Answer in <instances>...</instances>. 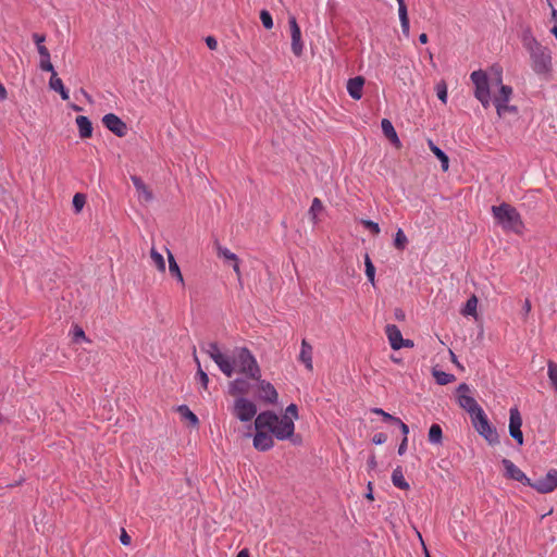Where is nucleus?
I'll use <instances>...</instances> for the list:
<instances>
[{
	"label": "nucleus",
	"mask_w": 557,
	"mask_h": 557,
	"mask_svg": "<svg viewBox=\"0 0 557 557\" xmlns=\"http://www.w3.org/2000/svg\"><path fill=\"white\" fill-rule=\"evenodd\" d=\"M407 444H408V437H403V441H401V443L399 444V446H398V450H397V453H398V455H399V456L405 455V453H406V450H407Z\"/></svg>",
	"instance_id": "6e6d98bb"
},
{
	"label": "nucleus",
	"mask_w": 557,
	"mask_h": 557,
	"mask_svg": "<svg viewBox=\"0 0 557 557\" xmlns=\"http://www.w3.org/2000/svg\"><path fill=\"white\" fill-rule=\"evenodd\" d=\"M37 51L40 55V59H48L50 58V53H49V50L42 45V46H39L37 47Z\"/></svg>",
	"instance_id": "4d7b16f0"
},
{
	"label": "nucleus",
	"mask_w": 557,
	"mask_h": 557,
	"mask_svg": "<svg viewBox=\"0 0 557 557\" xmlns=\"http://www.w3.org/2000/svg\"><path fill=\"white\" fill-rule=\"evenodd\" d=\"M194 360L197 363V368H198L197 373H196V379L199 381L201 387L203 389H207L208 384H209L208 374L201 369L200 361L196 355H194Z\"/></svg>",
	"instance_id": "7c9ffc66"
},
{
	"label": "nucleus",
	"mask_w": 557,
	"mask_h": 557,
	"mask_svg": "<svg viewBox=\"0 0 557 557\" xmlns=\"http://www.w3.org/2000/svg\"><path fill=\"white\" fill-rule=\"evenodd\" d=\"M502 465L504 467V475L507 479L517 481L524 486H529L531 484V479L527 476V474L517 467L510 459L504 458L502 460Z\"/></svg>",
	"instance_id": "9b49d317"
},
{
	"label": "nucleus",
	"mask_w": 557,
	"mask_h": 557,
	"mask_svg": "<svg viewBox=\"0 0 557 557\" xmlns=\"http://www.w3.org/2000/svg\"><path fill=\"white\" fill-rule=\"evenodd\" d=\"M292 37V51L296 57H300L304 51V42L301 40V30L295 16L288 20Z\"/></svg>",
	"instance_id": "ddd939ff"
},
{
	"label": "nucleus",
	"mask_w": 557,
	"mask_h": 557,
	"mask_svg": "<svg viewBox=\"0 0 557 557\" xmlns=\"http://www.w3.org/2000/svg\"><path fill=\"white\" fill-rule=\"evenodd\" d=\"M58 92L60 94L62 100H67L70 98L69 90L65 87H62V89H60Z\"/></svg>",
	"instance_id": "0e129e2a"
},
{
	"label": "nucleus",
	"mask_w": 557,
	"mask_h": 557,
	"mask_svg": "<svg viewBox=\"0 0 557 557\" xmlns=\"http://www.w3.org/2000/svg\"><path fill=\"white\" fill-rule=\"evenodd\" d=\"M529 487L541 494L552 493L555 488H557V470L550 469L545 476L535 481L531 480Z\"/></svg>",
	"instance_id": "6e6552de"
},
{
	"label": "nucleus",
	"mask_w": 557,
	"mask_h": 557,
	"mask_svg": "<svg viewBox=\"0 0 557 557\" xmlns=\"http://www.w3.org/2000/svg\"><path fill=\"white\" fill-rule=\"evenodd\" d=\"M523 48L528 51L531 67L539 76H547L552 72V51L543 46L533 35L530 27H525L520 35Z\"/></svg>",
	"instance_id": "f257e3e1"
},
{
	"label": "nucleus",
	"mask_w": 557,
	"mask_h": 557,
	"mask_svg": "<svg viewBox=\"0 0 557 557\" xmlns=\"http://www.w3.org/2000/svg\"><path fill=\"white\" fill-rule=\"evenodd\" d=\"M236 557H250L249 550L247 548L242 549Z\"/></svg>",
	"instance_id": "338daca9"
},
{
	"label": "nucleus",
	"mask_w": 557,
	"mask_h": 557,
	"mask_svg": "<svg viewBox=\"0 0 557 557\" xmlns=\"http://www.w3.org/2000/svg\"><path fill=\"white\" fill-rule=\"evenodd\" d=\"M201 349L207 354L209 355V357L214 361L216 359L215 356H220L222 352L216 343L214 342H211V343H207L206 345H203L201 347Z\"/></svg>",
	"instance_id": "c9c22d12"
},
{
	"label": "nucleus",
	"mask_w": 557,
	"mask_h": 557,
	"mask_svg": "<svg viewBox=\"0 0 557 557\" xmlns=\"http://www.w3.org/2000/svg\"><path fill=\"white\" fill-rule=\"evenodd\" d=\"M132 183L138 193V196L144 198L145 201H151L153 198L152 193L149 190V188L146 186V184L143 182V180L139 176L133 175L131 177Z\"/></svg>",
	"instance_id": "4be33fe9"
},
{
	"label": "nucleus",
	"mask_w": 557,
	"mask_h": 557,
	"mask_svg": "<svg viewBox=\"0 0 557 557\" xmlns=\"http://www.w3.org/2000/svg\"><path fill=\"white\" fill-rule=\"evenodd\" d=\"M400 26H401V32H403L404 36L405 37H409V35H410V23H409V21L401 22Z\"/></svg>",
	"instance_id": "13d9d810"
},
{
	"label": "nucleus",
	"mask_w": 557,
	"mask_h": 557,
	"mask_svg": "<svg viewBox=\"0 0 557 557\" xmlns=\"http://www.w3.org/2000/svg\"><path fill=\"white\" fill-rule=\"evenodd\" d=\"M312 355H313L312 346L306 339H302L298 360L301 363H304V366L306 367V369L308 371L313 370Z\"/></svg>",
	"instance_id": "6ab92c4d"
},
{
	"label": "nucleus",
	"mask_w": 557,
	"mask_h": 557,
	"mask_svg": "<svg viewBox=\"0 0 557 557\" xmlns=\"http://www.w3.org/2000/svg\"><path fill=\"white\" fill-rule=\"evenodd\" d=\"M364 265H366V276L368 277L369 282L374 285L375 282V267L373 265L369 255H366L364 258Z\"/></svg>",
	"instance_id": "e433bc0d"
},
{
	"label": "nucleus",
	"mask_w": 557,
	"mask_h": 557,
	"mask_svg": "<svg viewBox=\"0 0 557 557\" xmlns=\"http://www.w3.org/2000/svg\"><path fill=\"white\" fill-rule=\"evenodd\" d=\"M235 368L247 379L259 380L261 377V370L257 359L246 347L236 349L234 369Z\"/></svg>",
	"instance_id": "20e7f679"
},
{
	"label": "nucleus",
	"mask_w": 557,
	"mask_h": 557,
	"mask_svg": "<svg viewBox=\"0 0 557 557\" xmlns=\"http://www.w3.org/2000/svg\"><path fill=\"white\" fill-rule=\"evenodd\" d=\"M387 441V435L383 432L375 433L372 437V443L375 445H382Z\"/></svg>",
	"instance_id": "3c124183"
},
{
	"label": "nucleus",
	"mask_w": 557,
	"mask_h": 557,
	"mask_svg": "<svg viewBox=\"0 0 557 557\" xmlns=\"http://www.w3.org/2000/svg\"><path fill=\"white\" fill-rule=\"evenodd\" d=\"M491 211L496 223L505 232H511L515 234L523 233L524 223L521 214L513 206L507 202H502L498 206H492Z\"/></svg>",
	"instance_id": "7ed1b4c3"
},
{
	"label": "nucleus",
	"mask_w": 557,
	"mask_h": 557,
	"mask_svg": "<svg viewBox=\"0 0 557 557\" xmlns=\"http://www.w3.org/2000/svg\"><path fill=\"white\" fill-rule=\"evenodd\" d=\"M408 244V238L401 228H398L394 237V246L398 250H404Z\"/></svg>",
	"instance_id": "72a5a7b5"
},
{
	"label": "nucleus",
	"mask_w": 557,
	"mask_h": 557,
	"mask_svg": "<svg viewBox=\"0 0 557 557\" xmlns=\"http://www.w3.org/2000/svg\"><path fill=\"white\" fill-rule=\"evenodd\" d=\"M206 44L210 50H215L218 48V40L213 36H208L206 38Z\"/></svg>",
	"instance_id": "864d4df0"
},
{
	"label": "nucleus",
	"mask_w": 557,
	"mask_h": 557,
	"mask_svg": "<svg viewBox=\"0 0 557 557\" xmlns=\"http://www.w3.org/2000/svg\"><path fill=\"white\" fill-rule=\"evenodd\" d=\"M471 423L475 431L490 444L496 445L499 443V435L494 425L488 421L484 410H480L472 419Z\"/></svg>",
	"instance_id": "423d86ee"
},
{
	"label": "nucleus",
	"mask_w": 557,
	"mask_h": 557,
	"mask_svg": "<svg viewBox=\"0 0 557 557\" xmlns=\"http://www.w3.org/2000/svg\"><path fill=\"white\" fill-rule=\"evenodd\" d=\"M284 416H289L293 418V421L294 420H297L298 419V407L297 405L295 404H290L286 407V410H285V414Z\"/></svg>",
	"instance_id": "de8ad7c7"
},
{
	"label": "nucleus",
	"mask_w": 557,
	"mask_h": 557,
	"mask_svg": "<svg viewBox=\"0 0 557 557\" xmlns=\"http://www.w3.org/2000/svg\"><path fill=\"white\" fill-rule=\"evenodd\" d=\"M256 381L258 382L259 398L268 404L275 405L278 400V394L274 385L261 377Z\"/></svg>",
	"instance_id": "4468645a"
},
{
	"label": "nucleus",
	"mask_w": 557,
	"mask_h": 557,
	"mask_svg": "<svg viewBox=\"0 0 557 557\" xmlns=\"http://www.w3.org/2000/svg\"><path fill=\"white\" fill-rule=\"evenodd\" d=\"M522 418L517 407L509 410V434L519 446L524 443L523 433L521 431Z\"/></svg>",
	"instance_id": "9d476101"
},
{
	"label": "nucleus",
	"mask_w": 557,
	"mask_h": 557,
	"mask_svg": "<svg viewBox=\"0 0 557 557\" xmlns=\"http://www.w3.org/2000/svg\"><path fill=\"white\" fill-rule=\"evenodd\" d=\"M33 39L37 47L42 46V42L45 41V36L40 34H33Z\"/></svg>",
	"instance_id": "052dcab7"
},
{
	"label": "nucleus",
	"mask_w": 557,
	"mask_h": 557,
	"mask_svg": "<svg viewBox=\"0 0 557 557\" xmlns=\"http://www.w3.org/2000/svg\"><path fill=\"white\" fill-rule=\"evenodd\" d=\"M177 411L182 414L183 418L187 419L193 425L198 424V417L188 408L186 405H181L177 408Z\"/></svg>",
	"instance_id": "473e14b6"
},
{
	"label": "nucleus",
	"mask_w": 557,
	"mask_h": 557,
	"mask_svg": "<svg viewBox=\"0 0 557 557\" xmlns=\"http://www.w3.org/2000/svg\"><path fill=\"white\" fill-rule=\"evenodd\" d=\"M250 384L246 379L236 377L228 385V393L232 395H246L249 392Z\"/></svg>",
	"instance_id": "412c9836"
},
{
	"label": "nucleus",
	"mask_w": 557,
	"mask_h": 557,
	"mask_svg": "<svg viewBox=\"0 0 557 557\" xmlns=\"http://www.w3.org/2000/svg\"><path fill=\"white\" fill-rule=\"evenodd\" d=\"M71 334H72L73 343L77 344V343H82V342H89V339L85 335L84 330L78 325L73 326Z\"/></svg>",
	"instance_id": "58836bf2"
},
{
	"label": "nucleus",
	"mask_w": 557,
	"mask_h": 557,
	"mask_svg": "<svg viewBox=\"0 0 557 557\" xmlns=\"http://www.w3.org/2000/svg\"><path fill=\"white\" fill-rule=\"evenodd\" d=\"M428 144H429L430 150L440 160L442 170L447 171L449 168L448 156L440 147H437L431 139L429 140Z\"/></svg>",
	"instance_id": "393cba45"
},
{
	"label": "nucleus",
	"mask_w": 557,
	"mask_h": 557,
	"mask_svg": "<svg viewBox=\"0 0 557 557\" xmlns=\"http://www.w3.org/2000/svg\"><path fill=\"white\" fill-rule=\"evenodd\" d=\"M49 87L55 92L62 89V87H64L63 82L61 78L58 77L57 72H53V75H51L49 79Z\"/></svg>",
	"instance_id": "79ce46f5"
},
{
	"label": "nucleus",
	"mask_w": 557,
	"mask_h": 557,
	"mask_svg": "<svg viewBox=\"0 0 557 557\" xmlns=\"http://www.w3.org/2000/svg\"><path fill=\"white\" fill-rule=\"evenodd\" d=\"M443 441V430L440 424H432L429 430V442L431 444H442Z\"/></svg>",
	"instance_id": "cd10ccee"
},
{
	"label": "nucleus",
	"mask_w": 557,
	"mask_h": 557,
	"mask_svg": "<svg viewBox=\"0 0 557 557\" xmlns=\"http://www.w3.org/2000/svg\"><path fill=\"white\" fill-rule=\"evenodd\" d=\"M233 262H234L233 263V270L239 276L240 275V270H239V260H238V258L236 260H234Z\"/></svg>",
	"instance_id": "69168bd1"
},
{
	"label": "nucleus",
	"mask_w": 557,
	"mask_h": 557,
	"mask_svg": "<svg viewBox=\"0 0 557 557\" xmlns=\"http://www.w3.org/2000/svg\"><path fill=\"white\" fill-rule=\"evenodd\" d=\"M362 224H363V226L366 228H368L373 234H379L380 231H381L379 224L376 222L371 221V220H363Z\"/></svg>",
	"instance_id": "a18cd8bd"
},
{
	"label": "nucleus",
	"mask_w": 557,
	"mask_h": 557,
	"mask_svg": "<svg viewBox=\"0 0 557 557\" xmlns=\"http://www.w3.org/2000/svg\"><path fill=\"white\" fill-rule=\"evenodd\" d=\"M231 412L240 422H249L257 414V406L250 399L239 396L234 400Z\"/></svg>",
	"instance_id": "0eeeda50"
},
{
	"label": "nucleus",
	"mask_w": 557,
	"mask_h": 557,
	"mask_svg": "<svg viewBox=\"0 0 557 557\" xmlns=\"http://www.w3.org/2000/svg\"><path fill=\"white\" fill-rule=\"evenodd\" d=\"M168 256H169V272H170V274L173 277H175L181 285L184 286V284H185L184 277H183V274L181 272V269H180L175 258L173 257V255L170 251L168 252Z\"/></svg>",
	"instance_id": "bb28decb"
},
{
	"label": "nucleus",
	"mask_w": 557,
	"mask_h": 557,
	"mask_svg": "<svg viewBox=\"0 0 557 557\" xmlns=\"http://www.w3.org/2000/svg\"><path fill=\"white\" fill-rule=\"evenodd\" d=\"M436 92H437L438 99L443 103H446L447 102V88H446V86L445 85H437Z\"/></svg>",
	"instance_id": "09e8293b"
},
{
	"label": "nucleus",
	"mask_w": 557,
	"mask_h": 557,
	"mask_svg": "<svg viewBox=\"0 0 557 557\" xmlns=\"http://www.w3.org/2000/svg\"><path fill=\"white\" fill-rule=\"evenodd\" d=\"M39 65H40V69L42 71L50 72L51 75H53V72H55V70H54V67H53V65H52V63L50 61V58H48V59H46V58L45 59H40V64Z\"/></svg>",
	"instance_id": "49530a36"
},
{
	"label": "nucleus",
	"mask_w": 557,
	"mask_h": 557,
	"mask_svg": "<svg viewBox=\"0 0 557 557\" xmlns=\"http://www.w3.org/2000/svg\"><path fill=\"white\" fill-rule=\"evenodd\" d=\"M392 423L396 424L400 429L404 437L408 436L409 426L405 422H403L399 418L396 417Z\"/></svg>",
	"instance_id": "8fccbe9b"
},
{
	"label": "nucleus",
	"mask_w": 557,
	"mask_h": 557,
	"mask_svg": "<svg viewBox=\"0 0 557 557\" xmlns=\"http://www.w3.org/2000/svg\"><path fill=\"white\" fill-rule=\"evenodd\" d=\"M7 97H8L7 89H5L4 85L0 82V101L5 100Z\"/></svg>",
	"instance_id": "e2e57ef3"
},
{
	"label": "nucleus",
	"mask_w": 557,
	"mask_h": 557,
	"mask_svg": "<svg viewBox=\"0 0 557 557\" xmlns=\"http://www.w3.org/2000/svg\"><path fill=\"white\" fill-rule=\"evenodd\" d=\"M498 83L500 84L498 95L493 99V103L496 108V112L499 116H502V111L506 108L505 104L509 103L512 96V88L508 85L502 84V76L498 77Z\"/></svg>",
	"instance_id": "2eb2a0df"
},
{
	"label": "nucleus",
	"mask_w": 557,
	"mask_h": 557,
	"mask_svg": "<svg viewBox=\"0 0 557 557\" xmlns=\"http://www.w3.org/2000/svg\"><path fill=\"white\" fill-rule=\"evenodd\" d=\"M150 257H151V260L153 261V263L156 264L157 269L160 272H164L165 271V261H164L163 256L160 252H158L154 248H152L151 252H150Z\"/></svg>",
	"instance_id": "4c0bfd02"
},
{
	"label": "nucleus",
	"mask_w": 557,
	"mask_h": 557,
	"mask_svg": "<svg viewBox=\"0 0 557 557\" xmlns=\"http://www.w3.org/2000/svg\"><path fill=\"white\" fill-rule=\"evenodd\" d=\"M419 41H420V44L425 45L428 42V35L425 33H422L419 36Z\"/></svg>",
	"instance_id": "774afa93"
},
{
	"label": "nucleus",
	"mask_w": 557,
	"mask_h": 557,
	"mask_svg": "<svg viewBox=\"0 0 557 557\" xmlns=\"http://www.w3.org/2000/svg\"><path fill=\"white\" fill-rule=\"evenodd\" d=\"M385 333L389 341V345L394 350L403 348L404 338L399 327L395 324H387L385 326Z\"/></svg>",
	"instance_id": "f3484780"
},
{
	"label": "nucleus",
	"mask_w": 557,
	"mask_h": 557,
	"mask_svg": "<svg viewBox=\"0 0 557 557\" xmlns=\"http://www.w3.org/2000/svg\"><path fill=\"white\" fill-rule=\"evenodd\" d=\"M72 203H73V208H74L75 212L82 211V209L84 208V206L86 203V196L81 193L75 194L73 197Z\"/></svg>",
	"instance_id": "ea45409f"
},
{
	"label": "nucleus",
	"mask_w": 557,
	"mask_h": 557,
	"mask_svg": "<svg viewBox=\"0 0 557 557\" xmlns=\"http://www.w3.org/2000/svg\"><path fill=\"white\" fill-rule=\"evenodd\" d=\"M530 311H531V301L527 298L522 306V313L524 317H528Z\"/></svg>",
	"instance_id": "bf43d9fd"
},
{
	"label": "nucleus",
	"mask_w": 557,
	"mask_h": 557,
	"mask_svg": "<svg viewBox=\"0 0 557 557\" xmlns=\"http://www.w3.org/2000/svg\"><path fill=\"white\" fill-rule=\"evenodd\" d=\"M323 211V203L319 198H313L310 209L309 215L312 222L315 224L318 222V215Z\"/></svg>",
	"instance_id": "c756f323"
},
{
	"label": "nucleus",
	"mask_w": 557,
	"mask_h": 557,
	"mask_svg": "<svg viewBox=\"0 0 557 557\" xmlns=\"http://www.w3.org/2000/svg\"><path fill=\"white\" fill-rule=\"evenodd\" d=\"M260 20L264 28L271 29L273 27V18L269 11L262 10L260 12Z\"/></svg>",
	"instance_id": "a19ab883"
},
{
	"label": "nucleus",
	"mask_w": 557,
	"mask_h": 557,
	"mask_svg": "<svg viewBox=\"0 0 557 557\" xmlns=\"http://www.w3.org/2000/svg\"><path fill=\"white\" fill-rule=\"evenodd\" d=\"M458 404L461 408H463L472 419L480 410H483L482 407L476 403V400L469 394V387L466 383H461L458 386Z\"/></svg>",
	"instance_id": "1a4fd4ad"
},
{
	"label": "nucleus",
	"mask_w": 557,
	"mask_h": 557,
	"mask_svg": "<svg viewBox=\"0 0 557 557\" xmlns=\"http://www.w3.org/2000/svg\"><path fill=\"white\" fill-rule=\"evenodd\" d=\"M382 132L387 139H389L394 145L399 146L400 140L398 135L392 124V122L387 119H383L381 122Z\"/></svg>",
	"instance_id": "b1692460"
},
{
	"label": "nucleus",
	"mask_w": 557,
	"mask_h": 557,
	"mask_svg": "<svg viewBox=\"0 0 557 557\" xmlns=\"http://www.w3.org/2000/svg\"><path fill=\"white\" fill-rule=\"evenodd\" d=\"M476 307H478V299L476 297L473 295L471 296L467 301H466V305L465 307L462 308L461 310V313L463 315H472L474 317L476 314Z\"/></svg>",
	"instance_id": "2f4dec72"
},
{
	"label": "nucleus",
	"mask_w": 557,
	"mask_h": 557,
	"mask_svg": "<svg viewBox=\"0 0 557 557\" xmlns=\"http://www.w3.org/2000/svg\"><path fill=\"white\" fill-rule=\"evenodd\" d=\"M433 376L437 384L446 385L455 381V375L442 370H433Z\"/></svg>",
	"instance_id": "c85d7f7f"
},
{
	"label": "nucleus",
	"mask_w": 557,
	"mask_h": 557,
	"mask_svg": "<svg viewBox=\"0 0 557 557\" xmlns=\"http://www.w3.org/2000/svg\"><path fill=\"white\" fill-rule=\"evenodd\" d=\"M218 256L219 257H222L226 260H231V261H234L236 260L238 257L232 252L230 249H227L226 247H218Z\"/></svg>",
	"instance_id": "37998d69"
},
{
	"label": "nucleus",
	"mask_w": 557,
	"mask_h": 557,
	"mask_svg": "<svg viewBox=\"0 0 557 557\" xmlns=\"http://www.w3.org/2000/svg\"><path fill=\"white\" fill-rule=\"evenodd\" d=\"M216 359L214 360L215 364L220 369V371L226 375L227 377H231L234 373V364L235 359L232 360L224 354H221L220 356H215Z\"/></svg>",
	"instance_id": "aec40b11"
},
{
	"label": "nucleus",
	"mask_w": 557,
	"mask_h": 557,
	"mask_svg": "<svg viewBox=\"0 0 557 557\" xmlns=\"http://www.w3.org/2000/svg\"><path fill=\"white\" fill-rule=\"evenodd\" d=\"M363 85L364 78L362 76L349 78L346 86L348 95L354 100H360L362 98Z\"/></svg>",
	"instance_id": "a211bd4d"
},
{
	"label": "nucleus",
	"mask_w": 557,
	"mask_h": 557,
	"mask_svg": "<svg viewBox=\"0 0 557 557\" xmlns=\"http://www.w3.org/2000/svg\"><path fill=\"white\" fill-rule=\"evenodd\" d=\"M547 375L553 388L557 393V363L554 361H548L547 363Z\"/></svg>",
	"instance_id": "f704fd0d"
},
{
	"label": "nucleus",
	"mask_w": 557,
	"mask_h": 557,
	"mask_svg": "<svg viewBox=\"0 0 557 557\" xmlns=\"http://www.w3.org/2000/svg\"><path fill=\"white\" fill-rule=\"evenodd\" d=\"M102 123L117 137H124L127 134L126 123L114 113L103 115Z\"/></svg>",
	"instance_id": "f8f14e48"
},
{
	"label": "nucleus",
	"mask_w": 557,
	"mask_h": 557,
	"mask_svg": "<svg viewBox=\"0 0 557 557\" xmlns=\"http://www.w3.org/2000/svg\"><path fill=\"white\" fill-rule=\"evenodd\" d=\"M371 411L375 414H380L385 422H393L396 418L381 408H372Z\"/></svg>",
	"instance_id": "c03bdc74"
},
{
	"label": "nucleus",
	"mask_w": 557,
	"mask_h": 557,
	"mask_svg": "<svg viewBox=\"0 0 557 557\" xmlns=\"http://www.w3.org/2000/svg\"><path fill=\"white\" fill-rule=\"evenodd\" d=\"M76 125L81 138H89L92 135V124L90 120L85 115H78L76 117Z\"/></svg>",
	"instance_id": "5701e85b"
},
{
	"label": "nucleus",
	"mask_w": 557,
	"mask_h": 557,
	"mask_svg": "<svg viewBox=\"0 0 557 557\" xmlns=\"http://www.w3.org/2000/svg\"><path fill=\"white\" fill-rule=\"evenodd\" d=\"M470 79L474 85V97L480 101L484 109L490 108L492 98L487 74L482 70L473 71L470 75Z\"/></svg>",
	"instance_id": "39448f33"
},
{
	"label": "nucleus",
	"mask_w": 557,
	"mask_h": 557,
	"mask_svg": "<svg viewBox=\"0 0 557 557\" xmlns=\"http://www.w3.org/2000/svg\"><path fill=\"white\" fill-rule=\"evenodd\" d=\"M505 109L502 111V116L506 113V112H510V113H517L518 109L516 106H510L509 103H506L505 104Z\"/></svg>",
	"instance_id": "680f3d73"
},
{
	"label": "nucleus",
	"mask_w": 557,
	"mask_h": 557,
	"mask_svg": "<svg viewBox=\"0 0 557 557\" xmlns=\"http://www.w3.org/2000/svg\"><path fill=\"white\" fill-rule=\"evenodd\" d=\"M398 16H399L400 23L404 21H409L408 11H407V7L405 3H400V5H398Z\"/></svg>",
	"instance_id": "603ef678"
},
{
	"label": "nucleus",
	"mask_w": 557,
	"mask_h": 557,
	"mask_svg": "<svg viewBox=\"0 0 557 557\" xmlns=\"http://www.w3.org/2000/svg\"><path fill=\"white\" fill-rule=\"evenodd\" d=\"M392 482L399 490H408L409 483L405 480L401 467H397L392 472Z\"/></svg>",
	"instance_id": "a878e982"
},
{
	"label": "nucleus",
	"mask_w": 557,
	"mask_h": 557,
	"mask_svg": "<svg viewBox=\"0 0 557 557\" xmlns=\"http://www.w3.org/2000/svg\"><path fill=\"white\" fill-rule=\"evenodd\" d=\"M273 435L264 430H257L253 436V447L259 451H268L274 446Z\"/></svg>",
	"instance_id": "dca6fc26"
},
{
	"label": "nucleus",
	"mask_w": 557,
	"mask_h": 557,
	"mask_svg": "<svg viewBox=\"0 0 557 557\" xmlns=\"http://www.w3.org/2000/svg\"><path fill=\"white\" fill-rule=\"evenodd\" d=\"M120 542L125 546L129 545L132 542L131 536L126 533V531L124 529H122V532L120 535Z\"/></svg>",
	"instance_id": "5fc2aeb1"
},
{
	"label": "nucleus",
	"mask_w": 557,
	"mask_h": 557,
	"mask_svg": "<svg viewBox=\"0 0 557 557\" xmlns=\"http://www.w3.org/2000/svg\"><path fill=\"white\" fill-rule=\"evenodd\" d=\"M256 430H268L275 438H290L295 432V423L289 416L278 417L274 411L260 412L255 420Z\"/></svg>",
	"instance_id": "f03ea898"
}]
</instances>
